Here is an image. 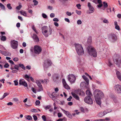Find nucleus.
Here are the masks:
<instances>
[{"instance_id": "obj_1", "label": "nucleus", "mask_w": 121, "mask_h": 121, "mask_svg": "<svg viewBox=\"0 0 121 121\" xmlns=\"http://www.w3.org/2000/svg\"><path fill=\"white\" fill-rule=\"evenodd\" d=\"M94 94L95 98L96 103L99 105H100L101 102L100 99L104 97L103 93L99 90L96 89L94 92Z\"/></svg>"}, {"instance_id": "obj_2", "label": "nucleus", "mask_w": 121, "mask_h": 121, "mask_svg": "<svg viewBox=\"0 0 121 121\" xmlns=\"http://www.w3.org/2000/svg\"><path fill=\"white\" fill-rule=\"evenodd\" d=\"M42 32L46 37H48L52 33V30L50 26L48 27L47 26H44L41 28Z\"/></svg>"}, {"instance_id": "obj_3", "label": "nucleus", "mask_w": 121, "mask_h": 121, "mask_svg": "<svg viewBox=\"0 0 121 121\" xmlns=\"http://www.w3.org/2000/svg\"><path fill=\"white\" fill-rule=\"evenodd\" d=\"M75 47L77 53L78 55H82L84 54V52L82 45L76 44L75 45Z\"/></svg>"}, {"instance_id": "obj_4", "label": "nucleus", "mask_w": 121, "mask_h": 121, "mask_svg": "<svg viewBox=\"0 0 121 121\" xmlns=\"http://www.w3.org/2000/svg\"><path fill=\"white\" fill-rule=\"evenodd\" d=\"M88 53L91 56L94 57L97 56V52L94 48L91 46H89L87 48Z\"/></svg>"}, {"instance_id": "obj_5", "label": "nucleus", "mask_w": 121, "mask_h": 121, "mask_svg": "<svg viewBox=\"0 0 121 121\" xmlns=\"http://www.w3.org/2000/svg\"><path fill=\"white\" fill-rule=\"evenodd\" d=\"M114 62L118 67L121 66V57L118 55H115L113 57Z\"/></svg>"}, {"instance_id": "obj_6", "label": "nucleus", "mask_w": 121, "mask_h": 121, "mask_svg": "<svg viewBox=\"0 0 121 121\" xmlns=\"http://www.w3.org/2000/svg\"><path fill=\"white\" fill-rule=\"evenodd\" d=\"M68 79L70 83H72L75 82L76 78L74 75L70 74L68 75Z\"/></svg>"}, {"instance_id": "obj_7", "label": "nucleus", "mask_w": 121, "mask_h": 121, "mask_svg": "<svg viewBox=\"0 0 121 121\" xmlns=\"http://www.w3.org/2000/svg\"><path fill=\"white\" fill-rule=\"evenodd\" d=\"M11 47L13 49H15L17 48L18 42L15 40L11 41L10 42Z\"/></svg>"}, {"instance_id": "obj_8", "label": "nucleus", "mask_w": 121, "mask_h": 121, "mask_svg": "<svg viewBox=\"0 0 121 121\" xmlns=\"http://www.w3.org/2000/svg\"><path fill=\"white\" fill-rule=\"evenodd\" d=\"M84 102L88 104H92L93 103V101L91 97L87 96L85 97L84 99Z\"/></svg>"}, {"instance_id": "obj_9", "label": "nucleus", "mask_w": 121, "mask_h": 121, "mask_svg": "<svg viewBox=\"0 0 121 121\" xmlns=\"http://www.w3.org/2000/svg\"><path fill=\"white\" fill-rule=\"evenodd\" d=\"M34 49L35 53L37 54L40 53L42 51L41 48L38 46H35L34 48Z\"/></svg>"}, {"instance_id": "obj_10", "label": "nucleus", "mask_w": 121, "mask_h": 121, "mask_svg": "<svg viewBox=\"0 0 121 121\" xmlns=\"http://www.w3.org/2000/svg\"><path fill=\"white\" fill-rule=\"evenodd\" d=\"M51 64V62L50 60H47L45 61L44 66V68H47L50 66Z\"/></svg>"}, {"instance_id": "obj_11", "label": "nucleus", "mask_w": 121, "mask_h": 121, "mask_svg": "<svg viewBox=\"0 0 121 121\" xmlns=\"http://www.w3.org/2000/svg\"><path fill=\"white\" fill-rule=\"evenodd\" d=\"M115 89L118 93H121V86L117 84L115 86Z\"/></svg>"}, {"instance_id": "obj_12", "label": "nucleus", "mask_w": 121, "mask_h": 121, "mask_svg": "<svg viewBox=\"0 0 121 121\" xmlns=\"http://www.w3.org/2000/svg\"><path fill=\"white\" fill-rule=\"evenodd\" d=\"M62 110L63 112L70 119L72 118V116L71 114L68 111H66L62 109Z\"/></svg>"}, {"instance_id": "obj_13", "label": "nucleus", "mask_w": 121, "mask_h": 121, "mask_svg": "<svg viewBox=\"0 0 121 121\" xmlns=\"http://www.w3.org/2000/svg\"><path fill=\"white\" fill-rule=\"evenodd\" d=\"M24 80V79H23L20 80L19 84L20 85H22L25 87H26L27 86V84L26 82Z\"/></svg>"}, {"instance_id": "obj_14", "label": "nucleus", "mask_w": 121, "mask_h": 121, "mask_svg": "<svg viewBox=\"0 0 121 121\" xmlns=\"http://www.w3.org/2000/svg\"><path fill=\"white\" fill-rule=\"evenodd\" d=\"M62 83L64 86L65 88L67 89H69L70 88L69 85L66 83L65 80L63 79H62Z\"/></svg>"}, {"instance_id": "obj_15", "label": "nucleus", "mask_w": 121, "mask_h": 121, "mask_svg": "<svg viewBox=\"0 0 121 121\" xmlns=\"http://www.w3.org/2000/svg\"><path fill=\"white\" fill-rule=\"evenodd\" d=\"M81 87L82 88H85L86 89H88L89 88L88 85H87L86 83L85 82H82L80 84Z\"/></svg>"}, {"instance_id": "obj_16", "label": "nucleus", "mask_w": 121, "mask_h": 121, "mask_svg": "<svg viewBox=\"0 0 121 121\" xmlns=\"http://www.w3.org/2000/svg\"><path fill=\"white\" fill-rule=\"evenodd\" d=\"M36 83L37 85L39 87L40 89L38 90L39 91H40L43 90V88L42 85L40 82L38 80L36 81Z\"/></svg>"}, {"instance_id": "obj_17", "label": "nucleus", "mask_w": 121, "mask_h": 121, "mask_svg": "<svg viewBox=\"0 0 121 121\" xmlns=\"http://www.w3.org/2000/svg\"><path fill=\"white\" fill-rule=\"evenodd\" d=\"M33 38L34 41L38 42L39 41V40L37 35L35 34L33 35Z\"/></svg>"}, {"instance_id": "obj_18", "label": "nucleus", "mask_w": 121, "mask_h": 121, "mask_svg": "<svg viewBox=\"0 0 121 121\" xmlns=\"http://www.w3.org/2000/svg\"><path fill=\"white\" fill-rule=\"evenodd\" d=\"M116 74L118 79L121 82V74L119 71H118L116 72Z\"/></svg>"}, {"instance_id": "obj_19", "label": "nucleus", "mask_w": 121, "mask_h": 121, "mask_svg": "<svg viewBox=\"0 0 121 121\" xmlns=\"http://www.w3.org/2000/svg\"><path fill=\"white\" fill-rule=\"evenodd\" d=\"M71 94L73 97L76 99L77 100H79V97L75 93L72 92Z\"/></svg>"}, {"instance_id": "obj_20", "label": "nucleus", "mask_w": 121, "mask_h": 121, "mask_svg": "<svg viewBox=\"0 0 121 121\" xmlns=\"http://www.w3.org/2000/svg\"><path fill=\"white\" fill-rule=\"evenodd\" d=\"M82 77L86 83L87 85H88L89 84V79L85 75L82 76Z\"/></svg>"}, {"instance_id": "obj_21", "label": "nucleus", "mask_w": 121, "mask_h": 121, "mask_svg": "<svg viewBox=\"0 0 121 121\" xmlns=\"http://www.w3.org/2000/svg\"><path fill=\"white\" fill-rule=\"evenodd\" d=\"M110 37L113 41L117 40V37L116 35L114 34H111L110 35Z\"/></svg>"}, {"instance_id": "obj_22", "label": "nucleus", "mask_w": 121, "mask_h": 121, "mask_svg": "<svg viewBox=\"0 0 121 121\" xmlns=\"http://www.w3.org/2000/svg\"><path fill=\"white\" fill-rule=\"evenodd\" d=\"M89 10L90 12H88L87 13L89 14H90L93 13L94 11V9L93 6L89 8Z\"/></svg>"}, {"instance_id": "obj_23", "label": "nucleus", "mask_w": 121, "mask_h": 121, "mask_svg": "<svg viewBox=\"0 0 121 121\" xmlns=\"http://www.w3.org/2000/svg\"><path fill=\"white\" fill-rule=\"evenodd\" d=\"M2 54L5 56L8 55V56H10L11 55L10 53L2 51Z\"/></svg>"}, {"instance_id": "obj_24", "label": "nucleus", "mask_w": 121, "mask_h": 121, "mask_svg": "<svg viewBox=\"0 0 121 121\" xmlns=\"http://www.w3.org/2000/svg\"><path fill=\"white\" fill-rule=\"evenodd\" d=\"M92 42V37L89 36L87 39V42L88 44H90Z\"/></svg>"}, {"instance_id": "obj_25", "label": "nucleus", "mask_w": 121, "mask_h": 121, "mask_svg": "<svg viewBox=\"0 0 121 121\" xmlns=\"http://www.w3.org/2000/svg\"><path fill=\"white\" fill-rule=\"evenodd\" d=\"M20 13L25 17H26L27 15L25 11H21L20 12Z\"/></svg>"}, {"instance_id": "obj_26", "label": "nucleus", "mask_w": 121, "mask_h": 121, "mask_svg": "<svg viewBox=\"0 0 121 121\" xmlns=\"http://www.w3.org/2000/svg\"><path fill=\"white\" fill-rule=\"evenodd\" d=\"M86 94L88 95L87 96L91 97L92 96L90 91L89 90H87L86 91Z\"/></svg>"}, {"instance_id": "obj_27", "label": "nucleus", "mask_w": 121, "mask_h": 121, "mask_svg": "<svg viewBox=\"0 0 121 121\" xmlns=\"http://www.w3.org/2000/svg\"><path fill=\"white\" fill-rule=\"evenodd\" d=\"M103 113V112H100L98 114L97 116L99 117H102L104 115Z\"/></svg>"}, {"instance_id": "obj_28", "label": "nucleus", "mask_w": 121, "mask_h": 121, "mask_svg": "<svg viewBox=\"0 0 121 121\" xmlns=\"http://www.w3.org/2000/svg\"><path fill=\"white\" fill-rule=\"evenodd\" d=\"M9 95L8 93H5L3 95V96L0 99L1 100H2L4 99L6 96Z\"/></svg>"}, {"instance_id": "obj_29", "label": "nucleus", "mask_w": 121, "mask_h": 121, "mask_svg": "<svg viewBox=\"0 0 121 121\" xmlns=\"http://www.w3.org/2000/svg\"><path fill=\"white\" fill-rule=\"evenodd\" d=\"M19 67H21L22 69H23L24 70L25 69V68L24 66V65L22 64H19Z\"/></svg>"}, {"instance_id": "obj_30", "label": "nucleus", "mask_w": 121, "mask_h": 121, "mask_svg": "<svg viewBox=\"0 0 121 121\" xmlns=\"http://www.w3.org/2000/svg\"><path fill=\"white\" fill-rule=\"evenodd\" d=\"M32 28L33 30L35 31V32L36 33L38 34V32L36 30L35 28V27L34 25H33L32 26Z\"/></svg>"}, {"instance_id": "obj_31", "label": "nucleus", "mask_w": 121, "mask_h": 121, "mask_svg": "<svg viewBox=\"0 0 121 121\" xmlns=\"http://www.w3.org/2000/svg\"><path fill=\"white\" fill-rule=\"evenodd\" d=\"M30 76L27 75V74H26L25 75V79L27 80L28 81H29V80L28 79L29 78H30Z\"/></svg>"}, {"instance_id": "obj_32", "label": "nucleus", "mask_w": 121, "mask_h": 121, "mask_svg": "<svg viewBox=\"0 0 121 121\" xmlns=\"http://www.w3.org/2000/svg\"><path fill=\"white\" fill-rule=\"evenodd\" d=\"M79 92L78 94L79 95H83L85 94L84 92L82 90H80V91H79Z\"/></svg>"}, {"instance_id": "obj_33", "label": "nucleus", "mask_w": 121, "mask_h": 121, "mask_svg": "<svg viewBox=\"0 0 121 121\" xmlns=\"http://www.w3.org/2000/svg\"><path fill=\"white\" fill-rule=\"evenodd\" d=\"M6 38L5 36H2L1 38V40L3 41H5L6 40Z\"/></svg>"}, {"instance_id": "obj_34", "label": "nucleus", "mask_w": 121, "mask_h": 121, "mask_svg": "<svg viewBox=\"0 0 121 121\" xmlns=\"http://www.w3.org/2000/svg\"><path fill=\"white\" fill-rule=\"evenodd\" d=\"M103 3L104 7L105 8H107L108 7V4L105 1H104L103 2Z\"/></svg>"}, {"instance_id": "obj_35", "label": "nucleus", "mask_w": 121, "mask_h": 121, "mask_svg": "<svg viewBox=\"0 0 121 121\" xmlns=\"http://www.w3.org/2000/svg\"><path fill=\"white\" fill-rule=\"evenodd\" d=\"M51 107V106L50 105H47L45 107V109L46 110L48 109H49Z\"/></svg>"}, {"instance_id": "obj_36", "label": "nucleus", "mask_w": 121, "mask_h": 121, "mask_svg": "<svg viewBox=\"0 0 121 121\" xmlns=\"http://www.w3.org/2000/svg\"><path fill=\"white\" fill-rule=\"evenodd\" d=\"M0 7L1 9L5 10V7L4 6L0 3Z\"/></svg>"}, {"instance_id": "obj_37", "label": "nucleus", "mask_w": 121, "mask_h": 121, "mask_svg": "<svg viewBox=\"0 0 121 121\" xmlns=\"http://www.w3.org/2000/svg\"><path fill=\"white\" fill-rule=\"evenodd\" d=\"M7 6L8 8L9 9H11L12 8L11 6V4H7Z\"/></svg>"}, {"instance_id": "obj_38", "label": "nucleus", "mask_w": 121, "mask_h": 121, "mask_svg": "<svg viewBox=\"0 0 121 121\" xmlns=\"http://www.w3.org/2000/svg\"><path fill=\"white\" fill-rule=\"evenodd\" d=\"M103 22L104 23H109L108 21L106 18L104 19L103 20Z\"/></svg>"}, {"instance_id": "obj_39", "label": "nucleus", "mask_w": 121, "mask_h": 121, "mask_svg": "<svg viewBox=\"0 0 121 121\" xmlns=\"http://www.w3.org/2000/svg\"><path fill=\"white\" fill-rule=\"evenodd\" d=\"M33 1L34 3V4L35 5H37L38 3V2L36 0H33Z\"/></svg>"}, {"instance_id": "obj_40", "label": "nucleus", "mask_w": 121, "mask_h": 121, "mask_svg": "<svg viewBox=\"0 0 121 121\" xmlns=\"http://www.w3.org/2000/svg\"><path fill=\"white\" fill-rule=\"evenodd\" d=\"M42 17L44 18H46L47 17V15L44 13H42Z\"/></svg>"}, {"instance_id": "obj_41", "label": "nucleus", "mask_w": 121, "mask_h": 121, "mask_svg": "<svg viewBox=\"0 0 121 121\" xmlns=\"http://www.w3.org/2000/svg\"><path fill=\"white\" fill-rule=\"evenodd\" d=\"M26 119L29 120H31L32 119V117L28 115L27 116Z\"/></svg>"}, {"instance_id": "obj_42", "label": "nucleus", "mask_w": 121, "mask_h": 121, "mask_svg": "<svg viewBox=\"0 0 121 121\" xmlns=\"http://www.w3.org/2000/svg\"><path fill=\"white\" fill-rule=\"evenodd\" d=\"M31 111L33 112H38V111L36 109L34 108L31 109Z\"/></svg>"}, {"instance_id": "obj_43", "label": "nucleus", "mask_w": 121, "mask_h": 121, "mask_svg": "<svg viewBox=\"0 0 121 121\" xmlns=\"http://www.w3.org/2000/svg\"><path fill=\"white\" fill-rule=\"evenodd\" d=\"M76 13L79 15H80L81 14V11H79L76 10L75 11Z\"/></svg>"}, {"instance_id": "obj_44", "label": "nucleus", "mask_w": 121, "mask_h": 121, "mask_svg": "<svg viewBox=\"0 0 121 121\" xmlns=\"http://www.w3.org/2000/svg\"><path fill=\"white\" fill-rule=\"evenodd\" d=\"M66 14L67 15L69 16H71L72 15V14L71 12H69L68 11L67 12Z\"/></svg>"}, {"instance_id": "obj_45", "label": "nucleus", "mask_w": 121, "mask_h": 121, "mask_svg": "<svg viewBox=\"0 0 121 121\" xmlns=\"http://www.w3.org/2000/svg\"><path fill=\"white\" fill-rule=\"evenodd\" d=\"M22 7V5L20 4L18 6H17L16 7V8L17 9L19 10Z\"/></svg>"}, {"instance_id": "obj_46", "label": "nucleus", "mask_w": 121, "mask_h": 121, "mask_svg": "<svg viewBox=\"0 0 121 121\" xmlns=\"http://www.w3.org/2000/svg\"><path fill=\"white\" fill-rule=\"evenodd\" d=\"M19 67V66H18V65H15L14 67L15 69L17 70H18Z\"/></svg>"}, {"instance_id": "obj_47", "label": "nucleus", "mask_w": 121, "mask_h": 121, "mask_svg": "<svg viewBox=\"0 0 121 121\" xmlns=\"http://www.w3.org/2000/svg\"><path fill=\"white\" fill-rule=\"evenodd\" d=\"M77 23L78 25H80L82 24V22L80 20H78L77 22Z\"/></svg>"}, {"instance_id": "obj_48", "label": "nucleus", "mask_w": 121, "mask_h": 121, "mask_svg": "<svg viewBox=\"0 0 121 121\" xmlns=\"http://www.w3.org/2000/svg\"><path fill=\"white\" fill-rule=\"evenodd\" d=\"M42 118L44 121H46V117L44 115H43L42 117Z\"/></svg>"}, {"instance_id": "obj_49", "label": "nucleus", "mask_w": 121, "mask_h": 121, "mask_svg": "<svg viewBox=\"0 0 121 121\" xmlns=\"http://www.w3.org/2000/svg\"><path fill=\"white\" fill-rule=\"evenodd\" d=\"M31 90L34 93H36V90L34 88L32 87L31 88Z\"/></svg>"}, {"instance_id": "obj_50", "label": "nucleus", "mask_w": 121, "mask_h": 121, "mask_svg": "<svg viewBox=\"0 0 121 121\" xmlns=\"http://www.w3.org/2000/svg\"><path fill=\"white\" fill-rule=\"evenodd\" d=\"M40 103V101L39 100H38L36 101L35 103L36 105H38Z\"/></svg>"}, {"instance_id": "obj_51", "label": "nucleus", "mask_w": 121, "mask_h": 121, "mask_svg": "<svg viewBox=\"0 0 121 121\" xmlns=\"http://www.w3.org/2000/svg\"><path fill=\"white\" fill-rule=\"evenodd\" d=\"M115 28L119 30H120V28L119 26L118 25L116 26H115Z\"/></svg>"}, {"instance_id": "obj_52", "label": "nucleus", "mask_w": 121, "mask_h": 121, "mask_svg": "<svg viewBox=\"0 0 121 121\" xmlns=\"http://www.w3.org/2000/svg\"><path fill=\"white\" fill-rule=\"evenodd\" d=\"M9 66V64L7 63H6L4 65V67L5 68H7Z\"/></svg>"}, {"instance_id": "obj_53", "label": "nucleus", "mask_w": 121, "mask_h": 121, "mask_svg": "<svg viewBox=\"0 0 121 121\" xmlns=\"http://www.w3.org/2000/svg\"><path fill=\"white\" fill-rule=\"evenodd\" d=\"M14 85L15 86H17L18 85V82L16 80H15L14 81Z\"/></svg>"}, {"instance_id": "obj_54", "label": "nucleus", "mask_w": 121, "mask_h": 121, "mask_svg": "<svg viewBox=\"0 0 121 121\" xmlns=\"http://www.w3.org/2000/svg\"><path fill=\"white\" fill-rule=\"evenodd\" d=\"M76 6L79 9H81V8L80 7L81 6V5L80 4H77Z\"/></svg>"}, {"instance_id": "obj_55", "label": "nucleus", "mask_w": 121, "mask_h": 121, "mask_svg": "<svg viewBox=\"0 0 121 121\" xmlns=\"http://www.w3.org/2000/svg\"><path fill=\"white\" fill-rule=\"evenodd\" d=\"M55 16V14L53 13H51L50 15V17L51 18H52L54 17Z\"/></svg>"}, {"instance_id": "obj_56", "label": "nucleus", "mask_w": 121, "mask_h": 121, "mask_svg": "<svg viewBox=\"0 0 121 121\" xmlns=\"http://www.w3.org/2000/svg\"><path fill=\"white\" fill-rule=\"evenodd\" d=\"M87 6L89 8L92 6L90 2H88Z\"/></svg>"}, {"instance_id": "obj_57", "label": "nucleus", "mask_w": 121, "mask_h": 121, "mask_svg": "<svg viewBox=\"0 0 121 121\" xmlns=\"http://www.w3.org/2000/svg\"><path fill=\"white\" fill-rule=\"evenodd\" d=\"M50 2L52 4H54L55 3V0H50Z\"/></svg>"}, {"instance_id": "obj_58", "label": "nucleus", "mask_w": 121, "mask_h": 121, "mask_svg": "<svg viewBox=\"0 0 121 121\" xmlns=\"http://www.w3.org/2000/svg\"><path fill=\"white\" fill-rule=\"evenodd\" d=\"M54 24L56 26H58L59 25V24L56 22H55L54 23Z\"/></svg>"}, {"instance_id": "obj_59", "label": "nucleus", "mask_w": 121, "mask_h": 121, "mask_svg": "<svg viewBox=\"0 0 121 121\" xmlns=\"http://www.w3.org/2000/svg\"><path fill=\"white\" fill-rule=\"evenodd\" d=\"M53 20L54 22H58L59 21L58 19L57 18H54L53 19Z\"/></svg>"}, {"instance_id": "obj_60", "label": "nucleus", "mask_w": 121, "mask_h": 121, "mask_svg": "<svg viewBox=\"0 0 121 121\" xmlns=\"http://www.w3.org/2000/svg\"><path fill=\"white\" fill-rule=\"evenodd\" d=\"M72 98V97L71 96H70L67 99V100L68 101H71V99Z\"/></svg>"}, {"instance_id": "obj_61", "label": "nucleus", "mask_w": 121, "mask_h": 121, "mask_svg": "<svg viewBox=\"0 0 121 121\" xmlns=\"http://www.w3.org/2000/svg\"><path fill=\"white\" fill-rule=\"evenodd\" d=\"M58 116L59 117H60L62 116V114L61 113L59 112L58 113Z\"/></svg>"}, {"instance_id": "obj_62", "label": "nucleus", "mask_w": 121, "mask_h": 121, "mask_svg": "<svg viewBox=\"0 0 121 121\" xmlns=\"http://www.w3.org/2000/svg\"><path fill=\"white\" fill-rule=\"evenodd\" d=\"M65 21L66 22H67L69 23L70 22V21L69 19L68 18H65Z\"/></svg>"}, {"instance_id": "obj_63", "label": "nucleus", "mask_w": 121, "mask_h": 121, "mask_svg": "<svg viewBox=\"0 0 121 121\" xmlns=\"http://www.w3.org/2000/svg\"><path fill=\"white\" fill-rule=\"evenodd\" d=\"M18 60V59L17 58L15 57L13 59V60L15 61H17Z\"/></svg>"}, {"instance_id": "obj_64", "label": "nucleus", "mask_w": 121, "mask_h": 121, "mask_svg": "<svg viewBox=\"0 0 121 121\" xmlns=\"http://www.w3.org/2000/svg\"><path fill=\"white\" fill-rule=\"evenodd\" d=\"M9 62L11 63V64H12L13 65H15V64H14L13 62L11 60H9Z\"/></svg>"}]
</instances>
